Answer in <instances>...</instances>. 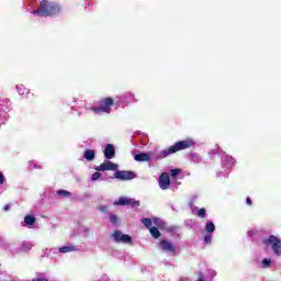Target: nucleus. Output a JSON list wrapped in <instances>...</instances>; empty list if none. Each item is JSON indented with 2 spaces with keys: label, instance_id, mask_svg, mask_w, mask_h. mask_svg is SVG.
Returning <instances> with one entry per match:
<instances>
[{
  "label": "nucleus",
  "instance_id": "f257e3e1",
  "mask_svg": "<svg viewBox=\"0 0 281 281\" xmlns=\"http://www.w3.org/2000/svg\"><path fill=\"white\" fill-rule=\"evenodd\" d=\"M191 146H194V142L192 139L179 140L170 147L157 153L155 155V159H166V157H170V155H175V153H179V150H186V148H191Z\"/></svg>",
  "mask_w": 281,
  "mask_h": 281
},
{
  "label": "nucleus",
  "instance_id": "f03ea898",
  "mask_svg": "<svg viewBox=\"0 0 281 281\" xmlns=\"http://www.w3.org/2000/svg\"><path fill=\"white\" fill-rule=\"evenodd\" d=\"M33 14L36 16H56V14H60V4L43 0L40 3V9L33 10Z\"/></svg>",
  "mask_w": 281,
  "mask_h": 281
},
{
  "label": "nucleus",
  "instance_id": "7ed1b4c3",
  "mask_svg": "<svg viewBox=\"0 0 281 281\" xmlns=\"http://www.w3.org/2000/svg\"><path fill=\"white\" fill-rule=\"evenodd\" d=\"M116 102L114 98L106 97L99 101V106H94L91 110L97 115H100V113H111V108L116 106Z\"/></svg>",
  "mask_w": 281,
  "mask_h": 281
},
{
  "label": "nucleus",
  "instance_id": "20e7f679",
  "mask_svg": "<svg viewBox=\"0 0 281 281\" xmlns=\"http://www.w3.org/2000/svg\"><path fill=\"white\" fill-rule=\"evenodd\" d=\"M263 245H271L273 252L276 256H281V240L276 237V235H270L268 238L262 240Z\"/></svg>",
  "mask_w": 281,
  "mask_h": 281
},
{
  "label": "nucleus",
  "instance_id": "39448f33",
  "mask_svg": "<svg viewBox=\"0 0 281 281\" xmlns=\"http://www.w3.org/2000/svg\"><path fill=\"white\" fill-rule=\"evenodd\" d=\"M112 236L115 243H124L125 245H131V243H133V237H131V235L122 234V231H114Z\"/></svg>",
  "mask_w": 281,
  "mask_h": 281
},
{
  "label": "nucleus",
  "instance_id": "423d86ee",
  "mask_svg": "<svg viewBox=\"0 0 281 281\" xmlns=\"http://www.w3.org/2000/svg\"><path fill=\"white\" fill-rule=\"evenodd\" d=\"M117 168H119L117 164H114L111 160H105L103 164L97 166L94 170L97 172H105V170H112L113 172H115Z\"/></svg>",
  "mask_w": 281,
  "mask_h": 281
},
{
  "label": "nucleus",
  "instance_id": "0eeeda50",
  "mask_svg": "<svg viewBox=\"0 0 281 281\" xmlns=\"http://www.w3.org/2000/svg\"><path fill=\"white\" fill-rule=\"evenodd\" d=\"M135 177H137V175L134 171H116L114 173V178L120 181H131L135 179Z\"/></svg>",
  "mask_w": 281,
  "mask_h": 281
},
{
  "label": "nucleus",
  "instance_id": "6e6552de",
  "mask_svg": "<svg viewBox=\"0 0 281 281\" xmlns=\"http://www.w3.org/2000/svg\"><path fill=\"white\" fill-rule=\"evenodd\" d=\"M159 187L161 190H168V188H170V175L166 172L160 175Z\"/></svg>",
  "mask_w": 281,
  "mask_h": 281
},
{
  "label": "nucleus",
  "instance_id": "1a4fd4ad",
  "mask_svg": "<svg viewBox=\"0 0 281 281\" xmlns=\"http://www.w3.org/2000/svg\"><path fill=\"white\" fill-rule=\"evenodd\" d=\"M114 205H135L139 207V201H134L132 199H128L126 196H121L117 202L114 203Z\"/></svg>",
  "mask_w": 281,
  "mask_h": 281
},
{
  "label": "nucleus",
  "instance_id": "9d476101",
  "mask_svg": "<svg viewBox=\"0 0 281 281\" xmlns=\"http://www.w3.org/2000/svg\"><path fill=\"white\" fill-rule=\"evenodd\" d=\"M160 248L162 251H167L168 254H175L176 251L175 245L166 239L160 240Z\"/></svg>",
  "mask_w": 281,
  "mask_h": 281
},
{
  "label": "nucleus",
  "instance_id": "9b49d317",
  "mask_svg": "<svg viewBox=\"0 0 281 281\" xmlns=\"http://www.w3.org/2000/svg\"><path fill=\"white\" fill-rule=\"evenodd\" d=\"M103 155L105 159H113L115 157V146L113 144H106Z\"/></svg>",
  "mask_w": 281,
  "mask_h": 281
},
{
  "label": "nucleus",
  "instance_id": "f8f14e48",
  "mask_svg": "<svg viewBox=\"0 0 281 281\" xmlns=\"http://www.w3.org/2000/svg\"><path fill=\"white\" fill-rule=\"evenodd\" d=\"M135 161H150V155L146 153H139L134 156Z\"/></svg>",
  "mask_w": 281,
  "mask_h": 281
},
{
  "label": "nucleus",
  "instance_id": "ddd939ff",
  "mask_svg": "<svg viewBox=\"0 0 281 281\" xmlns=\"http://www.w3.org/2000/svg\"><path fill=\"white\" fill-rule=\"evenodd\" d=\"M83 157L86 158V161H93V159H95V150L87 149L83 153Z\"/></svg>",
  "mask_w": 281,
  "mask_h": 281
},
{
  "label": "nucleus",
  "instance_id": "4468645a",
  "mask_svg": "<svg viewBox=\"0 0 281 281\" xmlns=\"http://www.w3.org/2000/svg\"><path fill=\"white\" fill-rule=\"evenodd\" d=\"M71 251H76L75 246H64L59 248V254H69Z\"/></svg>",
  "mask_w": 281,
  "mask_h": 281
},
{
  "label": "nucleus",
  "instance_id": "2eb2a0df",
  "mask_svg": "<svg viewBox=\"0 0 281 281\" xmlns=\"http://www.w3.org/2000/svg\"><path fill=\"white\" fill-rule=\"evenodd\" d=\"M205 232H206L207 234H213V232H216V226L214 225L213 222L206 223V225H205Z\"/></svg>",
  "mask_w": 281,
  "mask_h": 281
},
{
  "label": "nucleus",
  "instance_id": "dca6fc26",
  "mask_svg": "<svg viewBox=\"0 0 281 281\" xmlns=\"http://www.w3.org/2000/svg\"><path fill=\"white\" fill-rule=\"evenodd\" d=\"M149 234H151L153 238H159L161 236V232H159L158 227L149 228Z\"/></svg>",
  "mask_w": 281,
  "mask_h": 281
},
{
  "label": "nucleus",
  "instance_id": "f3484780",
  "mask_svg": "<svg viewBox=\"0 0 281 281\" xmlns=\"http://www.w3.org/2000/svg\"><path fill=\"white\" fill-rule=\"evenodd\" d=\"M24 223L25 225H34V223H36V217H34L33 215H26L24 217Z\"/></svg>",
  "mask_w": 281,
  "mask_h": 281
},
{
  "label": "nucleus",
  "instance_id": "a211bd4d",
  "mask_svg": "<svg viewBox=\"0 0 281 281\" xmlns=\"http://www.w3.org/2000/svg\"><path fill=\"white\" fill-rule=\"evenodd\" d=\"M140 221L147 229H150L153 227V220L145 217V218H142Z\"/></svg>",
  "mask_w": 281,
  "mask_h": 281
},
{
  "label": "nucleus",
  "instance_id": "6ab92c4d",
  "mask_svg": "<svg viewBox=\"0 0 281 281\" xmlns=\"http://www.w3.org/2000/svg\"><path fill=\"white\" fill-rule=\"evenodd\" d=\"M57 194H58L59 196H65V198L71 196V192H69V191H67V190H58V191H57Z\"/></svg>",
  "mask_w": 281,
  "mask_h": 281
},
{
  "label": "nucleus",
  "instance_id": "aec40b11",
  "mask_svg": "<svg viewBox=\"0 0 281 281\" xmlns=\"http://www.w3.org/2000/svg\"><path fill=\"white\" fill-rule=\"evenodd\" d=\"M119 222H120V218L116 217V215L110 214V223H112V225H117Z\"/></svg>",
  "mask_w": 281,
  "mask_h": 281
},
{
  "label": "nucleus",
  "instance_id": "412c9836",
  "mask_svg": "<svg viewBox=\"0 0 281 281\" xmlns=\"http://www.w3.org/2000/svg\"><path fill=\"white\" fill-rule=\"evenodd\" d=\"M205 212H206L205 209H203V207L199 209L198 210V217L199 218H205Z\"/></svg>",
  "mask_w": 281,
  "mask_h": 281
},
{
  "label": "nucleus",
  "instance_id": "4be33fe9",
  "mask_svg": "<svg viewBox=\"0 0 281 281\" xmlns=\"http://www.w3.org/2000/svg\"><path fill=\"white\" fill-rule=\"evenodd\" d=\"M204 243H205V245H212V235L206 234L204 236Z\"/></svg>",
  "mask_w": 281,
  "mask_h": 281
},
{
  "label": "nucleus",
  "instance_id": "5701e85b",
  "mask_svg": "<svg viewBox=\"0 0 281 281\" xmlns=\"http://www.w3.org/2000/svg\"><path fill=\"white\" fill-rule=\"evenodd\" d=\"M178 175H181V169H171L170 170L171 177H177Z\"/></svg>",
  "mask_w": 281,
  "mask_h": 281
},
{
  "label": "nucleus",
  "instance_id": "b1692460",
  "mask_svg": "<svg viewBox=\"0 0 281 281\" xmlns=\"http://www.w3.org/2000/svg\"><path fill=\"white\" fill-rule=\"evenodd\" d=\"M100 177H102V173H100V171H97L92 175V181H98V179H100Z\"/></svg>",
  "mask_w": 281,
  "mask_h": 281
},
{
  "label": "nucleus",
  "instance_id": "393cba45",
  "mask_svg": "<svg viewBox=\"0 0 281 281\" xmlns=\"http://www.w3.org/2000/svg\"><path fill=\"white\" fill-rule=\"evenodd\" d=\"M262 265H263V267H271V259H263L262 260Z\"/></svg>",
  "mask_w": 281,
  "mask_h": 281
},
{
  "label": "nucleus",
  "instance_id": "a878e982",
  "mask_svg": "<svg viewBox=\"0 0 281 281\" xmlns=\"http://www.w3.org/2000/svg\"><path fill=\"white\" fill-rule=\"evenodd\" d=\"M5 183V180L3 179V173L0 172V186H3Z\"/></svg>",
  "mask_w": 281,
  "mask_h": 281
},
{
  "label": "nucleus",
  "instance_id": "bb28decb",
  "mask_svg": "<svg viewBox=\"0 0 281 281\" xmlns=\"http://www.w3.org/2000/svg\"><path fill=\"white\" fill-rule=\"evenodd\" d=\"M32 281H48L47 278H35Z\"/></svg>",
  "mask_w": 281,
  "mask_h": 281
},
{
  "label": "nucleus",
  "instance_id": "cd10ccee",
  "mask_svg": "<svg viewBox=\"0 0 281 281\" xmlns=\"http://www.w3.org/2000/svg\"><path fill=\"white\" fill-rule=\"evenodd\" d=\"M246 203H247V205H251L252 204V202H251V198H246Z\"/></svg>",
  "mask_w": 281,
  "mask_h": 281
},
{
  "label": "nucleus",
  "instance_id": "c85d7f7f",
  "mask_svg": "<svg viewBox=\"0 0 281 281\" xmlns=\"http://www.w3.org/2000/svg\"><path fill=\"white\" fill-rule=\"evenodd\" d=\"M3 210H4V212H9L10 211V204L4 205Z\"/></svg>",
  "mask_w": 281,
  "mask_h": 281
},
{
  "label": "nucleus",
  "instance_id": "c756f323",
  "mask_svg": "<svg viewBox=\"0 0 281 281\" xmlns=\"http://www.w3.org/2000/svg\"><path fill=\"white\" fill-rule=\"evenodd\" d=\"M198 281H204L203 277H200Z\"/></svg>",
  "mask_w": 281,
  "mask_h": 281
},
{
  "label": "nucleus",
  "instance_id": "7c9ffc66",
  "mask_svg": "<svg viewBox=\"0 0 281 281\" xmlns=\"http://www.w3.org/2000/svg\"><path fill=\"white\" fill-rule=\"evenodd\" d=\"M157 221H159V218H154V223H157Z\"/></svg>",
  "mask_w": 281,
  "mask_h": 281
}]
</instances>
